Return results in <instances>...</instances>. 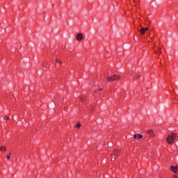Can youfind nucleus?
I'll use <instances>...</instances> for the list:
<instances>
[{
    "label": "nucleus",
    "mask_w": 178,
    "mask_h": 178,
    "mask_svg": "<svg viewBox=\"0 0 178 178\" xmlns=\"http://www.w3.org/2000/svg\"><path fill=\"white\" fill-rule=\"evenodd\" d=\"M9 155H12V153H10Z\"/></svg>",
    "instance_id": "obj_19"
},
{
    "label": "nucleus",
    "mask_w": 178,
    "mask_h": 178,
    "mask_svg": "<svg viewBox=\"0 0 178 178\" xmlns=\"http://www.w3.org/2000/svg\"><path fill=\"white\" fill-rule=\"evenodd\" d=\"M137 137H138V135H137V134H135V135L134 136V138H137Z\"/></svg>",
    "instance_id": "obj_10"
},
{
    "label": "nucleus",
    "mask_w": 178,
    "mask_h": 178,
    "mask_svg": "<svg viewBox=\"0 0 178 178\" xmlns=\"http://www.w3.org/2000/svg\"><path fill=\"white\" fill-rule=\"evenodd\" d=\"M120 79V76L119 75H113L110 76H107V81H116V80H119Z\"/></svg>",
    "instance_id": "obj_2"
},
{
    "label": "nucleus",
    "mask_w": 178,
    "mask_h": 178,
    "mask_svg": "<svg viewBox=\"0 0 178 178\" xmlns=\"http://www.w3.org/2000/svg\"><path fill=\"white\" fill-rule=\"evenodd\" d=\"M177 138V135L175 134L172 133L171 135H168V137L166 138V141L168 144H173L175 143V140Z\"/></svg>",
    "instance_id": "obj_1"
},
{
    "label": "nucleus",
    "mask_w": 178,
    "mask_h": 178,
    "mask_svg": "<svg viewBox=\"0 0 178 178\" xmlns=\"http://www.w3.org/2000/svg\"><path fill=\"white\" fill-rule=\"evenodd\" d=\"M58 63H60V65H62V61L58 60Z\"/></svg>",
    "instance_id": "obj_16"
},
{
    "label": "nucleus",
    "mask_w": 178,
    "mask_h": 178,
    "mask_svg": "<svg viewBox=\"0 0 178 178\" xmlns=\"http://www.w3.org/2000/svg\"><path fill=\"white\" fill-rule=\"evenodd\" d=\"M55 60H56V62H59V60H58V59H56Z\"/></svg>",
    "instance_id": "obj_17"
},
{
    "label": "nucleus",
    "mask_w": 178,
    "mask_h": 178,
    "mask_svg": "<svg viewBox=\"0 0 178 178\" xmlns=\"http://www.w3.org/2000/svg\"><path fill=\"white\" fill-rule=\"evenodd\" d=\"M141 35H144V34H145V32L146 31H148V28H141L140 30H139Z\"/></svg>",
    "instance_id": "obj_3"
},
{
    "label": "nucleus",
    "mask_w": 178,
    "mask_h": 178,
    "mask_svg": "<svg viewBox=\"0 0 178 178\" xmlns=\"http://www.w3.org/2000/svg\"><path fill=\"white\" fill-rule=\"evenodd\" d=\"M99 91H102V88H100V89H99Z\"/></svg>",
    "instance_id": "obj_18"
},
{
    "label": "nucleus",
    "mask_w": 178,
    "mask_h": 178,
    "mask_svg": "<svg viewBox=\"0 0 178 178\" xmlns=\"http://www.w3.org/2000/svg\"><path fill=\"white\" fill-rule=\"evenodd\" d=\"M140 138H143V135L138 134V140H140Z\"/></svg>",
    "instance_id": "obj_9"
},
{
    "label": "nucleus",
    "mask_w": 178,
    "mask_h": 178,
    "mask_svg": "<svg viewBox=\"0 0 178 178\" xmlns=\"http://www.w3.org/2000/svg\"><path fill=\"white\" fill-rule=\"evenodd\" d=\"M54 4L52 5V6H54Z\"/></svg>",
    "instance_id": "obj_20"
},
{
    "label": "nucleus",
    "mask_w": 178,
    "mask_h": 178,
    "mask_svg": "<svg viewBox=\"0 0 178 178\" xmlns=\"http://www.w3.org/2000/svg\"><path fill=\"white\" fill-rule=\"evenodd\" d=\"M172 178H178L177 175H172Z\"/></svg>",
    "instance_id": "obj_13"
},
{
    "label": "nucleus",
    "mask_w": 178,
    "mask_h": 178,
    "mask_svg": "<svg viewBox=\"0 0 178 178\" xmlns=\"http://www.w3.org/2000/svg\"><path fill=\"white\" fill-rule=\"evenodd\" d=\"M7 159H10V156H7Z\"/></svg>",
    "instance_id": "obj_14"
},
{
    "label": "nucleus",
    "mask_w": 178,
    "mask_h": 178,
    "mask_svg": "<svg viewBox=\"0 0 178 178\" xmlns=\"http://www.w3.org/2000/svg\"><path fill=\"white\" fill-rule=\"evenodd\" d=\"M170 170L173 172L174 173H177L178 171V166H170Z\"/></svg>",
    "instance_id": "obj_6"
},
{
    "label": "nucleus",
    "mask_w": 178,
    "mask_h": 178,
    "mask_svg": "<svg viewBox=\"0 0 178 178\" xmlns=\"http://www.w3.org/2000/svg\"><path fill=\"white\" fill-rule=\"evenodd\" d=\"M76 38L77 41H81V40H83V33H77Z\"/></svg>",
    "instance_id": "obj_4"
},
{
    "label": "nucleus",
    "mask_w": 178,
    "mask_h": 178,
    "mask_svg": "<svg viewBox=\"0 0 178 178\" xmlns=\"http://www.w3.org/2000/svg\"><path fill=\"white\" fill-rule=\"evenodd\" d=\"M4 119H5V120H8V119H9V117L5 116V117H4Z\"/></svg>",
    "instance_id": "obj_11"
},
{
    "label": "nucleus",
    "mask_w": 178,
    "mask_h": 178,
    "mask_svg": "<svg viewBox=\"0 0 178 178\" xmlns=\"http://www.w3.org/2000/svg\"><path fill=\"white\" fill-rule=\"evenodd\" d=\"M114 155H115V156H118V151L115 152Z\"/></svg>",
    "instance_id": "obj_12"
},
{
    "label": "nucleus",
    "mask_w": 178,
    "mask_h": 178,
    "mask_svg": "<svg viewBox=\"0 0 178 178\" xmlns=\"http://www.w3.org/2000/svg\"><path fill=\"white\" fill-rule=\"evenodd\" d=\"M158 49H159V52L162 51V49H161V48H159Z\"/></svg>",
    "instance_id": "obj_15"
},
{
    "label": "nucleus",
    "mask_w": 178,
    "mask_h": 178,
    "mask_svg": "<svg viewBox=\"0 0 178 178\" xmlns=\"http://www.w3.org/2000/svg\"><path fill=\"white\" fill-rule=\"evenodd\" d=\"M147 133L150 136V137H154L155 136V131L152 129L147 130Z\"/></svg>",
    "instance_id": "obj_5"
},
{
    "label": "nucleus",
    "mask_w": 178,
    "mask_h": 178,
    "mask_svg": "<svg viewBox=\"0 0 178 178\" xmlns=\"http://www.w3.org/2000/svg\"><path fill=\"white\" fill-rule=\"evenodd\" d=\"M0 151L5 152L6 151V147L5 146H0Z\"/></svg>",
    "instance_id": "obj_7"
},
{
    "label": "nucleus",
    "mask_w": 178,
    "mask_h": 178,
    "mask_svg": "<svg viewBox=\"0 0 178 178\" xmlns=\"http://www.w3.org/2000/svg\"><path fill=\"white\" fill-rule=\"evenodd\" d=\"M75 127H77L78 129H80V127H81V123L76 124V125L75 126Z\"/></svg>",
    "instance_id": "obj_8"
}]
</instances>
